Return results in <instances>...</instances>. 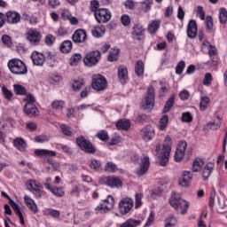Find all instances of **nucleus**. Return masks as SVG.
I'll return each mask as SVG.
<instances>
[{
	"label": "nucleus",
	"mask_w": 227,
	"mask_h": 227,
	"mask_svg": "<svg viewBox=\"0 0 227 227\" xmlns=\"http://www.w3.org/2000/svg\"><path fill=\"white\" fill-rule=\"evenodd\" d=\"M184 70H185V61L180 60L176 66V74L177 75H182V74H184Z\"/></svg>",
	"instance_id": "nucleus-49"
},
{
	"label": "nucleus",
	"mask_w": 227,
	"mask_h": 227,
	"mask_svg": "<svg viewBox=\"0 0 227 227\" xmlns=\"http://www.w3.org/2000/svg\"><path fill=\"white\" fill-rule=\"evenodd\" d=\"M155 107V89L153 86H149L146 96L142 99L141 108L144 111H152Z\"/></svg>",
	"instance_id": "nucleus-4"
},
{
	"label": "nucleus",
	"mask_w": 227,
	"mask_h": 227,
	"mask_svg": "<svg viewBox=\"0 0 227 227\" xmlns=\"http://www.w3.org/2000/svg\"><path fill=\"white\" fill-rule=\"evenodd\" d=\"M115 127L118 130H129L130 129V121L121 119L116 122Z\"/></svg>",
	"instance_id": "nucleus-31"
},
{
	"label": "nucleus",
	"mask_w": 227,
	"mask_h": 227,
	"mask_svg": "<svg viewBox=\"0 0 227 227\" xmlns=\"http://www.w3.org/2000/svg\"><path fill=\"white\" fill-rule=\"evenodd\" d=\"M35 143H47L49 141V137L47 135H38L35 137Z\"/></svg>",
	"instance_id": "nucleus-61"
},
{
	"label": "nucleus",
	"mask_w": 227,
	"mask_h": 227,
	"mask_svg": "<svg viewBox=\"0 0 227 227\" xmlns=\"http://www.w3.org/2000/svg\"><path fill=\"white\" fill-rule=\"evenodd\" d=\"M100 8V3H98V0H92L90 1V12H92L95 15V13H97V12Z\"/></svg>",
	"instance_id": "nucleus-55"
},
{
	"label": "nucleus",
	"mask_w": 227,
	"mask_h": 227,
	"mask_svg": "<svg viewBox=\"0 0 227 227\" xmlns=\"http://www.w3.org/2000/svg\"><path fill=\"white\" fill-rule=\"evenodd\" d=\"M44 42L46 43V45H53L54 42H56V36L52 35H48L45 36L44 38Z\"/></svg>",
	"instance_id": "nucleus-60"
},
{
	"label": "nucleus",
	"mask_w": 227,
	"mask_h": 227,
	"mask_svg": "<svg viewBox=\"0 0 227 227\" xmlns=\"http://www.w3.org/2000/svg\"><path fill=\"white\" fill-rule=\"evenodd\" d=\"M189 97H191V93H189V90H184L179 93V98L181 100H189Z\"/></svg>",
	"instance_id": "nucleus-64"
},
{
	"label": "nucleus",
	"mask_w": 227,
	"mask_h": 227,
	"mask_svg": "<svg viewBox=\"0 0 227 227\" xmlns=\"http://www.w3.org/2000/svg\"><path fill=\"white\" fill-rule=\"evenodd\" d=\"M76 145L82 152L93 155L97 153V147L91 143V141L86 139L84 136H79L76 137Z\"/></svg>",
	"instance_id": "nucleus-6"
},
{
	"label": "nucleus",
	"mask_w": 227,
	"mask_h": 227,
	"mask_svg": "<svg viewBox=\"0 0 227 227\" xmlns=\"http://www.w3.org/2000/svg\"><path fill=\"white\" fill-rule=\"evenodd\" d=\"M209 103H210V98L208 97L201 98L200 104V111H206L207 107H208Z\"/></svg>",
	"instance_id": "nucleus-53"
},
{
	"label": "nucleus",
	"mask_w": 227,
	"mask_h": 227,
	"mask_svg": "<svg viewBox=\"0 0 227 227\" xmlns=\"http://www.w3.org/2000/svg\"><path fill=\"white\" fill-rule=\"evenodd\" d=\"M102 61V52L98 50L89 51L83 58V64L89 68L97 67Z\"/></svg>",
	"instance_id": "nucleus-5"
},
{
	"label": "nucleus",
	"mask_w": 227,
	"mask_h": 227,
	"mask_svg": "<svg viewBox=\"0 0 227 227\" xmlns=\"http://www.w3.org/2000/svg\"><path fill=\"white\" fill-rule=\"evenodd\" d=\"M24 113L29 117L38 116V108L33 103H26L24 106Z\"/></svg>",
	"instance_id": "nucleus-24"
},
{
	"label": "nucleus",
	"mask_w": 227,
	"mask_h": 227,
	"mask_svg": "<svg viewBox=\"0 0 227 227\" xmlns=\"http://www.w3.org/2000/svg\"><path fill=\"white\" fill-rule=\"evenodd\" d=\"M26 187L27 191H29L32 194H34V196L37 200L42 199V189H43V187L38 181L28 180L26 183Z\"/></svg>",
	"instance_id": "nucleus-8"
},
{
	"label": "nucleus",
	"mask_w": 227,
	"mask_h": 227,
	"mask_svg": "<svg viewBox=\"0 0 227 227\" xmlns=\"http://www.w3.org/2000/svg\"><path fill=\"white\" fill-rule=\"evenodd\" d=\"M105 171H107L108 173H116V171H118V167L116 164L109 161L105 166Z\"/></svg>",
	"instance_id": "nucleus-50"
},
{
	"label": "nucleus",
	"mask_w": 227,
	"mask_h": 227,
	"mask_svg": "<svg viewBox=\"0 0 227 227\" xmlns=\"http://www.w3.org/2000/svg\"><path fill=\"white\" fill-rule=\"evenodd\" d=\"M36 157H56V152L47 149H35L34 152Z\"/></svg>",
	"instance_id": "nucleus-27"
},
{
	"label": "nucleus",
	"mask_w": 227,
	"mask_h": 227,
	"mask_svg": "<svg viewBox=\"0 0 227 227\" xmlns=\"http://www.w3.org/2000/svg\"><path fill=\"white\" fill-rule=\"evenodd\" d=\"M136 120L138 123H148L150 121V116L142 114L137 115Z\"/></svg>",
	"instance_id": "nucleus-56"
},
{
	"label": "nucleus",
	"mask_w": 227,
	"mask_h": 227,
	"mask_svg": "<svg viewBox=\"0 0 227 227\" xmlns=\"http://www.w3.org/2000/svg\"><path fill=\"white\" fill-rule=\"evenodd\" d=\"M86 40H88V34L86 30L82 28L76 29L72 35V41L76 45H81V43H86Z\"/></svg>",
	"instance_id": "nucleus-13"
},
{
	"label": "nucleus",
	"mask_w": 227,
	"mask_h": 227,
	"mask_svg": "<svg viewBox=\"0 0 227 227\" xmlns=\"http://www.w3.org/2000/svg\"><path fill=\"white\" fill-rule=\"evenodd\" d=\"M169 204L171 207L176 210V212H179V214H182V215H185L187 210H189V202L175 192H173V195L169 199Z\"/></svg>",
	"instance_id": "nucleus-2"
},
{
	"label": "nucleus",
	"mask_w": 227,
	"mask_h": 227,
	"mask_svg": "<svg viewBox=\"0 0 227 227\" xmlns=\"http://www.w3.org/2000/svg\"><path fill=\"white\" fill-rule=\"evenodd\" d=\"M169 121V117L167 114L162 115L159 121V129L166 130L168 129V123Z\"/></svg>",
	"instance_id": "nucleus-37"
},
{
	"label": "nucleus",
	"mask_w": 227,
	"mask_h": 227,
	"mask_svg": "<svg viewBox=\"0 0 227 227\" xmlns=\"http://www.w3.org/2000/svg\"><path fill=\"white\" fill-rule=\"evenodd\" d=\"M219 20L221 24H226L227 22V11L226 8H221L219 11Z\"/></svg>",
	"instance_id": "nucleus-51"
},
{
	"label": "nucleus",
	"mask_w": 227,
	"mask_h": 227,
	"mask_svg": "<svg viewBox=\"0 0 227 227\" xmlns=\"http://www.w3.org/2000/svg\"><path fill=\"white\" fill-rule=\"evenodd\" d=\"M182 121H185L186 123H191L192 121V114L191 113H184L182 114Z\"/></svg>",
	"instance_id": "nucleus-63"
},
{
	"label": "nucleus",
	"mask_w": 227,
	"mask_h": 227,
	"mask_svg": "<svg viewBox=\"0 0 227 227\" xmlns=\"http://www.w3.org/2000/svg\"><path fill=\"white\" fill-rule=\"evenodd\" d=\"M7 67L14 75H26L27 74V67L24 61L20 59H12L8 61Z\"/></svg>",
	"instance_id": "nucleus-3"
},
{
	"label": "nucleus",
	"mask_w": 227,
	"mask_h": 227,
	"mask_svg": "<svg viewBox=\"0 0 227 227\" xmlns=\"http://www.w3.org/2000/svg\"><path fill=\"white\" fill-rule=\"evenodd\" d=\"M46 212L49 215H51V217H53L54 219H58L60 215L59 211L53 208H47Z\"/></svg>",
	"instance_id": "nucleus-59"
},
{
	"label": "nucleus",
	"mask_w": 227,
	"mask_h": 227,
	"mask_svg": "<svg viewBox=\"0 0 227 227\" xmlns=\"http://www.w3.org/2000/svg\"><path fill=\"white\" fill-rule=\"evenodd\" d=\"M140 137L143 141H145V143H148V141H152L153 137H155V128H153V126H152L151 124L145 125L140 130Z\"/></svg>",
	"instance_id": "nucleus-12"
},
{
	"label": "nucleus",
	"mask_w": 227,
	"mask_h": 227,
	"mask_svg": "<svg viewBox=\"0 0 227 227\" xmlns=\"http://www.w3.org/2000/svg\"><path fill=\"white\" fill-rule=\"evenodd\" d=\"M13 91H14L15 95H20L21 97L27 95V90L26 89V87H24L20 84H14Z\"/></svg>",
	"instance_id": "nucleus-36"
},
{
	"label": "nucleus",
	"mask_w": 227,
	"mask_h": 227,
	"mask_svg": "<svg viewBox=\"0 0 227 227\" xmlns=\"http://www.w3.org/2000/svg\"><path fill=\"white\" fill-rule=\"evenodd\" d=\"M2 42L4 45H6L7 47H12V37L8 35H4L2 36Z\"/></svg>",
	"instance_id": "nucleus-62"
},
{
	"label": "nucleus",
	"mask_w": 227,
	"mask_h": 227,
	"mask_svg": "<svg viewBox=\"0 0 227 227\" xmlns=\"http://www.w3.org/2000/svg\"><path fill=\"white\" fill-rule=\"evenodd\" d=\"M103 205H106L110 210L114 208V197L108 195L106 199L103 200Z\"/></svg>",
	"instance_id": "nucleus-45"
},
{
	"label": "nucleus",
	"mask_w": 227,
	"mask_h": 227,
	"mask_svg": "<svg viewBox=\"0 0 227 227\" xmlns=\"http://www.w3.org/2000/svg\"><path fill=\"white\" fill-rule=\"evenodd\" d=\"M90 168L93 171H100L102 169V162L97 159L90 160Z\"/></svg>",
	"instance_id": "nucleus-40"
},
{
	"label": "nucleus",
	"mask_w": 227,
	"mask_h": 227,
	"mask_svg": "<svg viewBox=\"0 0 227 227\" xmlns=\"http://www.w3.org/2000/svg\"><path fill=\"white\" fill-rule=\"evenodd\" d=\"M145 27L141 23H135L132 27L131 30V38L132 40H137V42H141V40H145Z\"/></svg>",
	"instance_id": "nucleus-10"
},
{
	"label": "nucleus",
	"mask_w": 227,
	"mask_h": 227,
	"mask_svg": "<svg viewBox=\"0 0 227 227\" xmlns=\"http://www.w3.org/2000/svg\"><path fill=\"white\" fill-rule=\"evenodd\" d=\"M176 217L174 215H169L168 218L165 220V226L164 227H175L176 224Z\"/></svg>",
	"instance_id": "nucleus-46"
},
{
	"label": "nucleus",
	"mask_w": 227,
	"mask_h": 227,
	"mask_svg": "<svg viewBox=\"0 0 227 227\" xmlns=\"http://www.w3.org/2000/svg\"><path fill=\"white\" fill-rule=\"evenodd\" d=\"M12 145L16 150H19V152L24 153L27 150V142H26L24 138L20 137L14 138Z\"/></svg>",
	"instance_id": "nucleus-21"
},
{
	"label": "nucleus",
	"mask_w": 227,
	"mask_h": 227,
	"mask_svg": "<svg viewBox=\"0 0 227 227\" xmlns=\"http://www.w3.org/2000/svg\"><path fill=\"white\" fill-rule=\"evenodd\" d=\"M173 142L169 135L166 136L162 145H158L156 146L155 152L157 153V164L166 168L168 162H169V155L171 153V145Z\"/></svg>",
	"instance_id": "nucleus-1"
},
{
	"label": "nucleus",
	"mask_w": 227,
	"mask_h": 227,
	"mask_svg": "<svg viewBox=\"0 0 227 227\" xmlns=\"http://www.w3.org/2000/svg\"><path fill=\"white\" fill-rule=\"evenodd\" d=\"M71 88L74 91H81L82 90V87L84 85V79L78 78L72 81Z\"/></svg>",
	"instance_id": "nucleus-34"
},
{
	"label": "nucleus",
	"mask_w": 227,
	"mask_h": 227,
	"mask_svg": "<svg viewBox=\"0 0 227 227\" xmlns=\"http://www.w3.org/2000/svg\"><path fill=\"white\" fill-rule=\"evenodd\" d=\"M45 189H47V191H50V192H52V194H54V196H57V198H63V196H65V191L63 190L62 187H58V186H51L50 184H43Z\"/></svg>",
	"instance_id": "nucleus-25"
},
{
	"label": "nucleus",
	"mask_w": 227,
	"mask_h": 227,
	"mask_svg": "<svg viewBox=\"0 0 227 227\" xmlns=\"http://www.w3.org/2000/svg\"><path fill=\"white\" fill-rule=\"evenodd\" d=\"M215 194H216L215 189H213L210 192L209 202H208V205L211 210H214V205L215 203Z\"/></svg>",
	"instance_id": "nucleus-58"
},
{
	"label": "nucleus",
	"mask_w": 227,
	"mask_h": 227,
	"mask_svg": "<svg viewBox=\"0 0 227 227\" xmlns=\"http://www.w3.org/2000/svg\"><path fill=\"white\" fill-rule=\"evenodd\" d=\"M135 74L137 77H143L145 75V63L139 59L135 64Z\"/></svg>",
	"instance_id": "nucleus-30"
},
{
	"label": "nucleus",
	"mask_w": 227,
	"mask_h": 227,
	"mask_svg": "<svg viewBox=\"0 0 227 227\" xmlns=\"http://www.w3.org/2000/svg\"><path fill=\"white\" fill-rule=\"evenodd\" d=\"M206 31L207 33H212L214 31V19L212 16L206 17Z\"/></svg>",
	"instance_id": "nucleus-42"
},
{
	"label": "nucleus",
	"mask_w": 227,
	"mask_h": 227,
	"mask_svg": "<svg viewBox=\"0 0 227 227\" xmlns=\"http://www.w3.org/2000/svg\"><path fill=\"white\" fill-rule=\"evenodd\" d=\"M91 35L94 38H102L106 35V27L104 25L94 27L91 30Z\"/></svg>",
	"instance_id": "nucleus-29"
},
{
	"label": "nucleus",
	"mask_w": 227,
	"mask_h": 227,
	"mask_svg": "<svg viewBox=\"0 0 227 227\" xmlns=\"http://www.w3.org/2000/svg\"><path fill=\"white\" fill-rule=\"evenodd\" d=\"M148 169H150V157L145 155L143 159H141L140 166L137 168V176H145V175L148 173Z\"/></svg>",
	"instance_id": "nucleus-14"
},
{
	"label": "nucleus",
	"mask_w": 227,
	"mask_h": 227,
	"mask_svg": "<svg viewBox=\"0 0 227 227\" xmlns=\"http://www.w3.org/2000/svg\"><path fill=\"white\" fill-rule=\"evenodd\" d=\"M118 79L121 83L127 84V81H129V71L126 66H120L118 67Z\"/></svg>",
	"instance_id": "nucleus-23"
},
{
	"label": "nucleus",
	"mask_w": 227,
	"mask_h": 227,
	"mask_svg": "<svg viewBox=\"0 0 227 227\" xmlns=\"http://www.w3.org/2000/svg\"><path fill=\"white\" fill-rule=\"evenodd\" d=\"M2 93L6 100H12V98H13V92L4 85L2 86Z\"/></svg>",
	"instance_id": "nucleus-48"
},
{
	"label": "nucleus",
	"mask_w": 227,
	"mask_h": 227,
	"mask_svg": "<svg viewBox=\"0 0 227 227\" xmlns=\"http://www.w3.org/2000/svg\"><path fill=\"white\" fill-rule=\"evenodd\" d=\"M72 41L70 40H66L64 42H62V43L60 44V51L63 54H68L69 52L72 51Z\"/></svg>",
	"instance_id": "nucleus-32"
},
{
	"label": "nucleus",
	"mask_w": 227,
	"mask_h": 227,
	"mask_svg": "<svg viewBox=\"0 0 227 227\" xmlns=\"http://www.w3.org/2000/svg\"><path fill=\"white\" fill-rule=\"evenodd\" d=\"M94 17L98 24H106V22L111 20L113 14L109 9L100 8L98 12H95Z\"/></svg>",
	"instance_id": "nucleus-9"
},
{
	"label": "nucleus",
	"mask_w": 227,
	"mask_h": 227,
	"mask_svg": "<svg viewBox=\"0 0 227 227\" xmlns=\"http://www.w3.org/2000/svg\"><path fill=\"white\" fill-rule=\"evenodd\" d=\"M141 224V220L129 218L121 223L119 227H137Z\"/></svg>",
	"instance_id": "nucleus-35"
},
{
	"label": "nucleus",
	"mask_w": 227,
	"mask_h": 227,
	"mask_svg": "<svg viewBox=\"0 0 227 227\" xmlns=\"http://www.w3.org/2000/svg\"><path fill=\"white\" fill-rule=\"evenodd\" d=\"M212 171H214V162H208L204 166L202 169V180H204V182H207V180L210 178Z\"/></svg>",
	"instance_id": "nucleus-26"
},
{
	"label": "nucleus",
	"mask_w": 227,
	"mask_h": 227,
	"mask_svg": "<svg viewBox=\"0 0 227 227\" xmlns=\"http://www.w3.org/2000/svg\"><path fill=\"white\" fill-rule=\"evenodd\" d=\"M60 130L64 136H67V137H72L74 136V132L72 131V128L67 124H61L60 125Z\"/></svg>",
	"instance_id": "nucleus-41"
},
{
	"label": "nucleus",
	"mask_w": 227,
	"mask_h": 227,
	"mask_svg": "<svg viewBox=\"0 0 227 227\" xmlns=\"http://www.w3.org/2000/svg\"><path fill=\"white\" fill-rule=\"evenodd\" d=\"M111 210L106 204L100 203L96 208V214H107Z\"/></svg>",
	"instance_id": "nucleus-47"
},
{
	"label": "nucleus",
	"mask_w": 227,
	"mask_h": 227,
	"mask_svg": "<svg viewBox=\"0 0 227 227\" xmlns=\"http://www.w3.org/2000/svg\"><path fill=\"white\" fill-rule=\"evenodd\" d=\"M192 182V172L184 170L182 173L181 178L179 179V184L182 187H189Z\"/></svg>",
	"instance_id": "nucleus-20"
},
{
	"label": "nucleus",
	"mask_w": 227,
	"mask_h": 227,
	"mask_svg": "<svg viewBox=\"0 0 227 227\" xmlns=\"http://www.w3.org/2000/svg\"><path fill=\"white\" fill-rule=\"evenodd\" d=\"M121 22L124 27H129V26H130V22H132V20L129 14H122L121 16Z\"/></svg>",
	"instance_id": "nucleus-52"
},
{
	"label": "nucleus",
	"mask_w": 227,
	"mask_h": 227,
	"mask_svg": "<svg viewBox=\"0 0 227 227\" xmlns=\"http://www.w3.org/2000/svg\"><path fill=\"white\" fill-rule=\"evenodd\" d=\"M91 86L96 91H104L107 88V80L102 74H94L92 76Z\"/></svg>",
	"instance_id": "nucleus-7"
},
{
	"label": "nucleus",
	"mask_w": 227,
	"mask_h": 227,
	"mask_svg": "<svg viewBox=\"0 0 227 227\" xmlns=\"http://www.w3.org/2000/svg\"><path fill=\"white\" fill-rule=\"evenodd\" d=\"M134 207V200L129 197L123 198L119 202V212H121V215H127L132 207Z\"/></svg>",
	"instance_id": "nucleus-11"
},
{
	"label": "nucleus",
	"mask_w": 227,
	"mask_h": 227,
	"mask_svg": "<svg viewBox=\"0 0 227 227\" xmlns=\"http://www.w3.org/2000/svg\"><path fill=\"white\" fill-rule=\"evenodd\" d=\"M96 137L104 143H107L109 141V133L106 129H101L97 133Z\"/></svg>",
	"instance_id": "nucleus-39"
},
{
	"label": "nucleus",
	"mask_w": 227,
	"mask_h": 227,
	"mask_svg": "<svg viewBox=\"0 0 227 227\" xmlns=\"http://www.w3.org/2000/svg\"><path fill=\"white\" fill-rule=\"evenodd\" d=\"M141 200H143V194L137 193L135 195V208H141L143 206V201H141Z\"/></svg>",
	"instance_id": "nucleus-57"
},
{
	"label": "nucleus",
	"mask_w": 227,
	"mask_h": 227,
	"mask_svg": "<svg viewBox=\"0 0 227 227\" xmlns=\"http://www.w3.org/2000/svg\"><path fill=\"white\" fill-rule=\"evenodd\" d=\"M5 15L8 24H19L20 22V13L16 11H8Z\"/></svg>",
	"instance_id": "nucleus-22"
},
{
	"label": "nucleus",
	"mask_w": 227,
	"mask_h": 227,
	"mask_svg": "<svg viewBox=\"0 0 227 227\" xmlns=\"http://www.w3.org/2000/svg\"><path fill=\"white\" fill-rule=\"evenodd\" d=\"M204 162L203 160L195 158L192 163V171L193 173H199L201 169H203Z\"/></svg>",
	"instance_id": "nucleus-33"
},
{
	"label": "nucleus",
	"mask_w": 227,
	"mask_h": 227,
	"mask_svg": "<svg viewBox=\"0 0 227 227\" xmlns=\"http://www.w3.org/2000/svg\"><path fill=\"white\" fill-rule=\"evenodd\" d=\"M162 192H164V190L160 187L154 189L151 192V198H153V200H157V198H160L162 196Z\"/></svg>",
	"instance_id": "nucleus-54"
},
{
	"label": "nucleus",
	"mask_w": 227,
	"mask_h": 227,
	"mask_svg": "<svg viewBox=\"0 0 227 227\" xmlns=\"http://www.w3.org/2000/svg\"><path fill=\"white\" fill-rule=\"evenodd\" d=\"M103 182L108 187H112V189L114 187L118 189V187H121L123 185L121 179L114 176H105L103 177Z\"/></svg>",
	"instance_id": "nucleus-18"
},
{
	"label": "nucleus",
	"mask_w": 227,
	"mask_h": 227,
	"mask_svg": "<svg viewBox=\"0 0 227 227\" xmlns=\"http://www.w3.org/2000/svg\"><path fill=\"white\" fill-rule=\"evenodd\" d=\"M175 106V95H172L168 100L165 103L163 113H168V111Z\"/></svg>",
	"instance_id": "nucleus-43"
},
{
	"label": "nucleus",
	"mask_w": 227,
	"mask_h": 227,
	"mask_svg": "<svg viewBox=\"0 0 227 227\" xmlns=\"http://www.w3.org/2000/svg\"><path fill=\"white\" fill-rule=\"evenodd\" d=\"M187 36L188 38L194 40L198 36V23L195 20H191L187 26Z\"/></svg>",
	"instance_id": "nucleus-19"
},
{
	"label": "nucleus",
	"mask_w": 227,
	"mask_h": 227,
	"mask_svg": "<svg viewBox=\"0 0 227 227\" xmlns=\"http://www.w3.org/2000/svg\"><path fill=\"white\" fill-rule=\"evenodd\" d=\"M27 40L29 42L30 45H40V42H42V34L36 30L30 29L27 32Z\"/></svg>",
	"instance_id": "nucleus-15"
},
{
	"label": "nucleus",
	"mask_w": 227,
	"mask_h": 227,
	"mask_svg": "<svg viewBox=\"0 0 227 227\" xmlns=\"http://www.w3.org/2000/svg\"><path fill=\"white\" fill-rule=\"evenodd\" d=\"M65 108V101L63 100H54L51 103V109H54V111H63Z\"/></svg>",
	"instance_id": "nucleus-38"
},
{
	"label": "nucleus",
	"mask_w": 227,
	"mask_h": 227,
	"mask_svg": "<svg viewBox=\"0 0 227 227\" xmlns=\"http://www.w3.org/2000/svg\"><path fill=\"white\" fill-rule=\"evenodd\" d=\"M185 150H187V142L180 141L174 155L176 162H182L184 157L185 156Z\"/></svg>",
	"instance_id": "nucleus-16"
},
{
	"label": "nucleus",
	"mask_w": 227,
	"mask_h": 227,
	"mask_svg": "<svg viewBox=\"0 0 227 227\" xmlns=\"http://www.w3.org/2000/svg\"><path fill=\"white\" fill-rule=\"evenodd\" d=\"M30 59L35 67H43V63H45V54L37 51L31 53Z\"/></svg>",
	"instance_id": "nucleus-17"
},
{
	"label": "nucleus",
	"mask_w": 227,
	"mask_h": 227,
	"mask_svg": "<svg viewBox=\"0 0 227 227\" xmlns=\"http://www.w3.org/2000/svg\"><path fill=\"white\" fill-rule=\"evenodd\" d=\"M160 27V20H153L147 27V32L149 35H155Z\"/></svg>",
	"instance_id": "nucleus-28"
},
{
	"label": "nucleus",
	"mask_w": 227,
	"mask_h": 227,
	"mask_svg": "<svg viewBox=\"0 0 227 227\" xmlns=\"http://www.w3.org/2000/svg\"><path fill=\"white\" fill-rule=\"evenodd\" d=\"M82 59V55L81 53H74L71 58H70V65L71 67H77L79 64V61Z\"/></svg>",
	"instance_id": "nucleus-44"
}]
</instances>
